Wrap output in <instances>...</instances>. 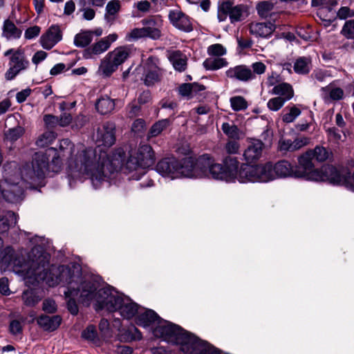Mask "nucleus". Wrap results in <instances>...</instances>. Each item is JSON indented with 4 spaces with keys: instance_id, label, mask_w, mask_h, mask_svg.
Instances as JSON below:
<instances>
[{
    "instance_id": "56",
    "label": "nucleus",
    "mask_w": 354,
    "mask_h": 354,
    "mask_svg": "<svg viewBox=\"0 0 354 354\" xmlns=\"http://www.w3.org/2000/svg\"><path fill=\"white\" fill-rule=\"evenodd\" d=\"M207 53L209 55L220 57L221 56L226 54V49L223 47L222 44H215L210 45L207 48Z\"/></svg>"
},
{
    "instance_id": "6",
    "label": "nucleus",
    "mask_w": 354,
    "mask_h": 354,
    "mask_svg": "<svg viewBox=\"0 0 354 354\" xmlns=\"http://www.w3.org/2000/svg\"><path fill=\"white\" fill-rule=\"evenodd\" d=\"M186 332L179 326L168 322L163 323L159 322L158 325L153 330L155 336L163 338L166 341L174 340L180 344Z\"/></svg>"
},
{
    "instance_id": "9",
    "label": "nucleus",
    "mask_w": 354,
    "mask_h": 354,
    "mask_svg": "<svg viewBox=\"0 0 354 354\" xmlns=\"http://www.w3.org/2000/svg\"><path fill=\"white\" fill-rule=\"evenodd\" d=\"M96 143L100 146L110 147L115 142V124L112 122H106L97 129Z\"/></svg>"
},
{
    "instance_id": "57",
    "label": "nucleus",
    "mask_w": 354,
    "mask_h": 354,
    "mask_svg": "<svg viewBox=\"0 0 354 354\" xmlns=\"http://www.w3.org/2000/svg\"><path fill=\"white\" fill-rule=\"evenodd\" d=\"M44 122L45 124V127L48 129H53L57 126L59 125V120L58 117L51 115V114H46L44 116Z\"/></svg>"
},
{
    "instance_id": "30",
    "label": "nucleus",
    "mask_w": 354,
    "mask_h": 354,
    "mask_svg": "<svg viewBox=\"0 0 354 354\" xmlns=\"http://www.w3.org/2000/svg\"><path fill=\"white\" fill-rule=\"evenodd\" d=\"M271 93L278 97H282L285 100H290L294 95L292 86L286 82H281L275 85L271 91Z\"/></svg>"
},
{
    "instance_id": "36",
    "label": "nucleus",
    "mask_w": 354,
    "mask_h": 354,
    "mask_svg": "<svg viewBox=\"0 0 354 354\" xmlns=\"http://www.w3.org/2000/svg\"><path fill=\"white\" fill-rule=\"evenodd\" d=\"M274 3L272 0L262 1L257 4L256 9L258 15L262 19L272 17Z\"/></svg>"
},
{
    "instance_id": "40",
    "label": "nucleus",
    "mask_w": 354,
    "mask_h": 354,
    "mask_svg": "<svg viewBox=\"0 0 354 354\" xmlns=\"http://www.w3.org/2000/svg\"><path fill=\"white\" fill-rule=\"evenodd\" d=\"M321 91L323 94H328L330 100L333 101H339L344 98V93L342 88L339 87H334L333 83L329 84L326 86L322 87Z\"/></svg>"
},
{
    "instance_id": "24",
    "label": "nucleus",
    "mask_w": 354,
    "mask_h": 354,
    "mask_svg": "<svg viewBox=\"0 0 354 354\" xmlns=\"http://www.w3.org/2000/svg\"><path fill=\"white\" fill-rule=\"evenodd\" d=\"M168 59L176 71L181 73L186 70L187 59L181 51L173 50L169 52Z\"/></svg>"
},
{
    "instance_id": "55",
    "label": "nucleus",
    "mask_w": 354,
    "mask_h": 354,
    "mask_svg": "<svg viewBox=\"0 0 354 354\" xmlns=\"http://www.w3.org/2000/svg\"><path fill=\"white\" fill-rule=\"evenodd\" d=\"M285 100L282 97H276L268 100L267 106L268 109L273 111H279L285 104Z\"/></svg>"
},
{
    "instance_id": "38",
    "label": "nucleus",
    "mask_w": 354,
    "mask_h": 354,
    "mask_svg": "<svg viewBox=\"0 0 354 354\" xmlns=\"http://www.w3.org/2000/svg\"><path fill=\"white\" fill-rule=\"evenodd\" d=\"M171 124V120L168 118L162 119L156 122L150 128L147 139L159 136L164 130H165Z\"/></svg>"
},
{
    "instance_id": "45",
    "label": "nucleus",
    "mask_w": 354,
    "mask_h": 354,
    "mask_svg": "<svg viewBox=\"0 0 354 354\" xmlns=\"http://www.w3.org/2000/svg\"><path fill=\"white\" fill-rule=\"evenodd\" d=\"M223 132L229 138L232 139L239 138V129L234 124L228 122H223L221 126Z\"/></svg>"
},
{
    "instance_id": "47",
    "label": "nucleus",
    "mask_w": 354,
    "mask_h": 354,
    "mask_svg": "<svg viewBox=\"0 0 354 354\" xmlns=\"http://www.w3.org/2000/svg\"><path fill=\"white\" fill-rule=\"evenodd\" d=\"M337 4V0H312L313 7H319L320 9H326L330 12Z\"/></svg>"
},
{
    "instance_id": "64",
    "label": "nucleus",
    "mask_w": 354,
    "mask_h": 354,
    "mask_svg": "<svg viewBox=\"0 0 354 354\" xmlns=\"http://www.w3.org/2000/svg\"><path fill=\"white\" fill-rule=\"evenodd\" d=\"M209 171L212 177H218L220 174L224 172L225 169L221 164L214 163L209 165Z\"/></svg>"
},
{
    "instance_id": "61",
    "label": "nucleus",
    "mask_w": 354,
    "mask_h": 354,
    "mask_svg": "<svg viewBox=\"0 0 354 354\" xmlns=\"http://www.w3.org/2000/svg\"><path fill=\"white\" fill-rule=\"evenodd\" d=\"M337 16L340 19H346L348 17H354V9H350L348 7H341L337 12Z\"/></svg>"
},
{
    "instance_id": "32",
    "label": "nucleus",
    "mask_w": 354,
    "mask_h": 354,
    "mask_svg": "<svg viewBox=\"0 0 354 354\" xmlns=\"http://www.w3.org/2000/svg\"><path fill=\"white\" fill-rule=\"evenodd\" d=\"M307 156H312L319 162H324L333 156L331 151L324 146L317 145L307 151Z\"/></svg>"
},
{
    "instance_id": "8",
    "label": "nucleus",
    "mask_w": 354,
    "mask_h": 354,
    "mask_svg": "<svg viewBox=\"0 0 354 354\" xmlns=\"http://www.w3.org/2000/svg\"><path fill=\"white\" fill-rule=\"evenodd\" d=\"M118 37L116 33H112L102 38L83 50V58L86 59H95L97 56L106 52L110 48L111 44L118 39Z\"/></svg>"
},
{
    "instance_id": "60",
    "label": "nucleus",
    "mask_w": 354,
    "mask_h": 354,
    "mask_svg": "<svg viewBox=\"0 0 354 354\" xmlns=\"http://www.w3.org/2000/svg\"><path fill=\"white\" fill-rule=\"evenodd\" d=\"M142 37H147L143 27L141 28H133L127 35V39L129 41L137 40Z\"/></svg>"
},
{
    "instance_id": "63",
    "label": "nucleus",
    "mask_w": 354,
    "mask_h": 354,
    "mask_svg": "<svg viewBox=\"0 0 354 354\" xmlns=\"http://www.w3.org/2000/svg\"><path fill=\"white\" fill-rule=\"evenodd\" d=\"M178 93L181 96L187 97H192V84L191 83H184L182 84L178 87Z\"/></svg>"
},
{
    "instance_id": "20",
    "label": "nucleus",
    "mask_w": 354,
    "mask_h": 354,
    "mask_svg": "<svg viewBox=\"0 0 354 354\" xmlns=\"http://www.w3.org/2000/svg\"><path fill=\"white\" fill-rule=\"evenodd\" d=\"M138 305L133 302L129 297L121 295V301H119L118 310L124 319H131L138 311Z\"/></svg>"
},
{
    "instance_id": "33",
    "label": "nucleus",
    "mask_w": 354,
    "mask_h": 354,
    "mask_svg": "<svg viewBox=\"0 0 354 354\" xmlns=\"http://www.w3.org/2000/svg\"><path fill=\"white\" fill-rule=\"evenodd\" d=\"M22 31L9 19H6L3 26V35L7 39H17L21 36Z\"/></svg>"
},
{
    "instance_id": "15",
    "label": "nucleus",
    "mask_w": 354,
    "mask_h": 354,
    "mask_svg": "<svg viewBox=\"0 0 354 354\" xmlns=\"http://www.w3.org/2000/svg\"><path fill=\"white\" fill-rule=\"evenodd\" d=\"M169 19L176 28L186 32L193 30L192 24L188 16L179 10H170Z\"/></svg>"
},
{
    "instance_id": "14",
    "label": "nucleus",
    "mask_w": 354,
    "mask_h": 354,
    "mask_svg": "<svg viewBox=\"0 0 354 354\" xmlns=\"http://www.w3.org/2000/svg\"><path fill=\"white\" fill-rule=\"evenodd\" d=\"M62 39V33L58 25H52L40 38L42 47L50 50Z\"/></svg>"
},
{
    "instance_id": "51",
    "label": "nucleus",
    "mask_w": 354,
    "mask_h": 354,
    "mask_svg": "<svg viewBox=\"0 0 354 354\" xmlns=\"http://www.w3.org/2000/svg\"><path fill=\"white\" fill-rule=\"evenodd\" d=\"M22 299L24 304L28 306H34L39 301V299L36 296L35 292L28 290L23 292Z\"/></svg>"
},
{
    "instance_id": "21",
    "label": "nucleus",
    "mask_w": 354,
    "mask_h": 354,
    "mask_svg": "<svg viewBox=\"0 0 354 354\" xmlns=\"http://www.w3.org/2000/svg\"><path fill=\"white\" fill-rule=\"evenodd\" d=\"M229 18L231 24L244 21L249 15L248 6L245 4L233 5L230 0Z\"/></svg>"
},
{
    "instance_id": "39",
    "label": "nucleus",
    "mask_w": 354,
    "mask_h": 354,
    "mask_svg": "<svg viewBox=\"0 0 354 354\" xmlns=\"http://www.w3.org/2000/svg\"><path fill=\"white\" fill-rule=\"evenodd\" d=\"M311 59L310 57H300L297 58L294 64V71L300 75L308 74L310 71Z\"/></svg>"
},
{
    "instance_id": "52",
    "label": "nucleus",
    "mask_w": 354,
    "mask_h": 354,
    "mask_svg": "<svg viewBox=\"0 0 354 354\" xmlns=\"http://www.w3.org/2000/svg\"><path fill=\"white\" fill-rule=\"evenodd\" d=\"M342 35L348 39H354V19L348 20L341 30Z\"/></svg>"
},
{
    "instance_id": "43",
    "label": "nucleus",
    "mask_w": 354,
    "mask_h": 354,
    "mask_svg": "<svg viewBox=\"0 0 354 354\" xmlns=\"http://www.w3.org/2000/svg\"><path fill=\"white\" fill-rule=\"evenodd\" d=\"M56 137V133L49 130L41 134L37 139L35 144L39 147H46L53 143Z\"/></svg>"
},
{
    "instance_id": "35",
    "label": "nucleus",
    "mask_w": 354,
    "mask_h": 354,
    "mask_svg": "<svg viewBox=\"0 0 354 354\" xmlns=\"http://www.w3.org/2000/svg\"><path fill=\"white\" fill-rule=\"evenodd\" d=\"M118 68V66L109 57V55H106L101 61L98 71L102 75L107 77H110Z\"/></svg>"
},
{
    "instance_id": "19",
    "label": "nucleus",
    "mask_w": 354,
    "mask_h": 354,
    "mask_svg": "<svg viewBox=\"0 0 354 354\" xmlns=\"http://www.w3.org/2000/svg\"><path fill=\"white\" fill-rule=\"evenodd\" d=\"M48 158L43 152L35 153L32 160V168L35 177H45V171L48 167Z\"/></svg>"
},
{
    "instance_id": "13",
    "label": "nucleus",
    "mask_w": 354,
    "mask_h": 354,
    "mask_svg": "<svg viewBox=\"0 0 354 354\" xmlns=\"http://www.w3.org/2000/svg\"><path fill=\"white\" fill-rule=\"evenodd\" d=\"M147 37L157 40L161 37L162 21L158 16H151L141 20Z\"/></svg>"
},
{
    "instance_id": "17",
    "label": "nucleus",
    "mask_w": 354,
    "mask_h": 354,
    "mask_svg": "<svg viewBox=\"0 0 354 354\" xmlns=\"http://www.w3.org/2000/svg\"><path fill=\"white\" fill-rule=\"evenodd\" d=\"M263 147L264 143L261 140L252 139L243 153L247 162L251 164L259 160L261 156Z\"/></svg>"
},
{
    "instance_id": "37",
    "label": "nucleus",
    "mask_w": 354,
    "mask_h": 354,
    "mask_svg": "<svg viewBox=\"0 0 354 354\" xmlns=\"http://www.w3.org/2000/svg\"><path fill=\"white\" fill-rule=\"evenodd\" d=\"M228 62L226 59L222 57H209L204 60L203 67L208 71H216L227 66Z\"/></svg>"
},
{
    "instance_id": "18",
    "label": "nucleus",
    "mask_w": 354,
    "mask_h": 354,
    "mask_svg": "<svg viewBox=\"0 0 354 354\" xmlns=\"http://www.w3.org/2000/svg\"><path fill=\"white\" fill-rule=\"evenodd\" d=\"M275 25L272 22L251 23L249 26L250 33L256 37H269L275 30Z\"/></svg>"
},
{
    "instance_id": "31",
    "label": "nucleus",
    "mask_w": 354,
    "mask_h": 354,
    "mask_svg": "<svg viewBox=\"0 0 354 354\" xmlns=\"http://www.w3.org/2000/svg\"><path fill=\"white\" fill-rule=\"evenodd\" d=\"M130 50L127 46H120L109 52L107 55L119 66L129 57Z\"/></svg>"
},
{
    "instance_id": "10",
    "label": "nucleus",
    "mask_w": 354,
    "mask_h": 354,
    "mask_svg": "<svg viewBox=\"0 0 354 354\" xmlns=\"http://www.w3.org/2000/svg\"><path fill=\"white\" fill-rule=\"evenodd\" d=\"M180 344L182 350L188 354H202L208 343L186 332Z\"/></svg>"
},
{
    "instance_id": "42",
    "label": "nucleus",
    "mask_w": 354,
    "mask_h": 354,
    "mask_svg": "<svg viewBox=\"0 0 354 354\" xmlns=\"http://www.w3.org/2000/svg\"><path fill=\"white\" fill-rule=\"evenodd\" d=\"M92 33L90 30L81 31L74 38V44L77 47H87L92 41Z\"/></svg>"
},
{
    "instance_id": "44",
    "label": "nucleus",
    "mask_w": 354,
    "mask_h": 354,
    "mask_svg": "<svg viewBox=\"0 0 354 354\" xmlns=\"http://www.w3.org/2000/svg\"><path fill=\"white\" fill-rule=\"evenodd\" d=\"M230 103L232 109L234 111L245 110L248 106L246 100L240 95L230 97Z\"/></svg>"
},
{
    "instance_id": "50",
    "label": "nucleus",
    "mask_w": 354,
    "mask_h": 354,
    "mask_svg": "<svg viewBox=\"0 0 354 354\" xmlns=\"http://www.w3.org/2000/svg\"><path fill=\"white\" fill-rule=\"evenodd\" d=\"M24 133V129L20 126L15 128L9 129L6 133L5 136L7 140L15 142Z\"/></svg>"
},
{
    "instance_id": "53",
    "label": "nucleus",
    "mask_w": 354,
    "mask_h": 354,
    "mask_svg": "<svg viewBox=\"0 0 354 354\" xmlns=\"http://www.w3.org/2000/svg\"><path fill=\"white\" fill-rule=\"evenodd\" d=\"M300 114L301 110L295 106H292L288 112L283 113L282 120L286 123L292 122Z\"/></svg>"
},
{
    "instance_id": "22",
    "label": "nucleus",
    "mask_w": 354,
    "mask_h": 354,
    "mask_svg": "<svg viewBox=\"0 0 354 354\" xmlns=\"http://www.w3.org/2000/svg\"><path fill=\"white\" fill-rule=\"evenodd\" d=\"M178 160L174 157L165 158L156 166V171L161 176L177 173Z\"/></svg>"
},
{
    "instance_id": "4",
    "label": "nucleus",
    "mask_w": 354,
    "mask_h": 354,
    "mask_svg": "<svg viewBox=\"0 0 354 354\" xmlns=\"http://www.w3.org/2000/svg\"><path fill=\"white\" fill-rule=\"evenodd\" d=\"M3 55L9 57V68L5 73V78L8 81L14 80L17 75L29 66V61L26 58L24 51L19 48H10L3 53Z\"/></svg>"
},
{
    "instance_id": "49",
    "label": "nucleus",
    "mask_w": 354,
    "mask_h": 354,
    "mask_svg": "<svg viewBox=\"0 0 354 354\" xmlns=\"http://www.w3.org/2000/svg\"><path fill=\"white\" fill-rule=\"evenodd\" d=\"M230 0H223L218 4V19L219 21H223L229 17Z\"/></svg>"
},
{
    "instance_id": "7",
    "label": "nucleus",
    "mask_w": 354,
    "mask_h": 354,
    "mask_svg": "<svg viewBox=\"0 0 354 354\" xmlns=\"http://www.w3.org/2000/svg\"><path fill=\"white\" fill-rule=\"evenodd\" d=\"M70 275L68 281V290L64 293L66 297L68 298L67 301V308L68 311L73 315L78 313L79 308L77 304L73 297L81 295L82 283L84 281L80 274H71V270H68Z\"/></svg>"
},
{
    "instance_id": "46",
    "label": "nucleus",
    "mask_w": 354,
    "mask_h": 354,
    "mask_svg": "<svg viewBox=\"0 0 354 354\" xmlns=\"http://www.w3.org/2000/svg\"><path fill=\"white\" fill-rule=\"evenodd\" d=\"M26 261L22 256L13 253V257L10 261V267H12L16 272H23L25 270Z\"/></svg>"
},
{
    "instance_id": "23",
    "label": "nucleus",
    "mask_w": 354,
    "mask_h": 354,
    "mask_svg": "<svg viewBox=\"0 0 354 354\" xmlns=\"http://www.w3.org/2000/svg\"><path fill=\"white\" fill-rule=\"evenodd\" d=\"M141 160L143 168L149 167L153 165L155 161L154 151L149 145H141L138 151L134 153Z\"/></svg>"
},
{
    "instance_id": "59",
    "label": "nucleus",
    "mask_w": 354,
    "mask_h": 354,
    "mask_svg": "<svg viewBox=\"0 0 354 354\" xmlns=\"http://www.w3.org/2000/svg\"><path fill=\"white\" fill-rule=\"evenodd\" d=\"M326 132L328 138L335 142H339L342 140V132L335 127L326 129Z\"/></svg>"
},
{
    "instance_id": "28",
    "label": "nucleus",
    "mask_w": 354,
    "mask_h": 354,
    "mask_svg": "<svg viewBox=\"0 0 354 354\" xmlns=\"http://www.w3.org/2000/svg\"><path fill=\"white\" fill-rule=\"evenodd\" d=\"M315 182H322L333 186H344L354 192V178H306Z\"/></svg>"
},
{
    "instance_id": "29",
    "label": "nucleus",
    "mask_w": 354,
    "mask_h": 354,
    "mask_svg": "<svg viewBox=\"0 0 354 354\" xmlns=\"http://www.w3.org/2000/svg\"><path fill=\"white\" fill-rule=\"evenodd\" d=\"M120 2L119 0H111L108 2L105 8L104 20L109 26L112 25L117 15L120 10Z\"/></svg>"
},
{
    "instance_id": "62",
    "label": "nucleus",
    "mask_w": 354,
    "mask_h": 354,
    "mask_svg": "<svg viewBox=\"0 0 354 354\" xmlns=\"http://www.w3.org/2000/svg\"><path fill=\"white\" fill-rule=\"evenodd\" d=\"M9 330L12 335H17L22 332V325L19 320H12L9 325Z\"/></svg>"
},
{
    "instance_id": "16",
    "label": "nucleus",
    "mask_w": 354,
    "mask_h": 354,
    "mask_svg": "<svg viewBox=\"0 0 354 354\" xmlns=\"http://www.w3.org/2000/svg\"><path fill=\"white\" fill-rule=\"evenodd\" d=\"M225 74L228 78L235 79L241 82H248L256 77L252 70L245 65L231 67L226 71Z\"/></svg>"
},
{
    "instance_id": "27",
    "label": "nucleus",
    "mask_w": 354,
    "mask_h": 354,
    "mask_svg": "<svg viewBox=\"0 0 354 354\" xmlns=\"http://www.w3.org/2000/svg\"><path fill=\"white\" fill-rule=\"evenodd\" d=\"M160 319V318L158 314L149 309L145 310V312L138 316L136 323L138 325L146 328L151 326L156 322L158 324Z\"/></svg>"
},
{
    "instance_id": "48",
    "label": "nucleus",
    "mask_w": 354,
    "mask_h": 354,
    "mask_svg": "<svg viewBox=\"0 0 354 354\" xmlns=\"http://www.w3.org/2000/svg\"><path fill=\"white\" fill-rule=\"evenodd\" d=\"M142 167L141 160L135 153H130L125 163V168L129 171L136 170L138 168Z\"/></svg>"
},
{
    "instance_id": "58",
    "label": "nucleus",
    "mask_w": 354,
    "mask_h": 354,
    "mask_svg": "<svg viewBox=\"0 0 354 354\" xmlns=\"http://www.w3.org/2000/svg\"><path fill=\"white\" fill-rule=\"evenodd\" d=\"M313 159L312 156H307L306 151L299 157V162L305 169L311 170L314 167V165L312 162Z\"/></svg>"
},
{
    "instance_id": "3",
    "label": "nucleus",
    "mask_w": 354,
    "mask_h": 354,
    "mask_svg": "<svg viewBox=\"0 0 354 354\" xmlns=\"http://www.w3.org/2000/svg\"><path fill=\"white\" fill-rule=\"evenodd\" d=\"M36 189L26 178H3L0 180V194L6 201L20 203L25 198V190Z\"/></svg>"
},
{
    "instance_id": "2",
    "label": "nucleus",
    "mask_w": 354,
    "mask_h": 354,
    "mask_svg": "<svg viewBox=\"0 0 354 354\" xmlns=\"http://www.w3.org/2000/svg\"><path fill=\"white\" fill-rule=\"evenodd\" d=\"M95 155L92 148H84L77 154L74 160V168L80 174L90 175L91 177H106L104 168H108L112 162L109 160L101 164L95 162Z\"/></svg>"
},
{
    "instance_id": "41",
    "label": "nucleus",
    "mask_w": 354,
    "mask_h": 354,
    "mask_svg": "<svg viewBox=\"0 0 354 354\" xmlns=\"http://www.w3.org/2000/svg\"><path fill=\"white\" fill-rule=\"evenodd\" d=\"M14 250L8 246L5 248H0V269L5 270L10 267L12 257H13Z\"/></svg>"
},
{
    "instance_id": "11",
    "label": "nucleus",
    "mask_w": 354,
    "mask_h": 354,
    "mask_svg": "<svg viewBox=\"0 0 354 354\" xmlns=\"http://www.w3.org/2000/svg\"><path fill=\"white\" fill-rule=\"evenodd\" d=\"M32 274L38 280L44 281L49 272V255L46 253L39 254L36 259H32L30 266Z\"/></svg>"
},
{
    "instance_id": "25",
    "label": "nucleus",
    "mask_w": 354,
    "mask_h": 354,
    "mask_svg": "<svg viewBox=\"0 0 354 354\" xmlns=\"http://www.w3.org/2000/svg\"><path fill=\"white\" fill-rule=\"evenodd\" d=\"M177 174L181 177H193L192 173L196 165V160L193 157H185L178 160Z\"/></svg>"
},
{
    "instance_id": "12",
    "label": "nucleus",
    "mask_w": 354,
    "mask_h": 354,
    "mask_svg": "<svg viewBox=\"0 0 354 354\" xmlns=\"http://www.w3.org/2000/svg\"><path fill=\"white\" fill-rule=\"evenodd\" d=\"M163 71L155 62L154 59L149 57L145 66L144 84L147 86L154 85L161 80Z\"/></svg>"
},
{
    "instance_id": "34",
    "label": "nucleus",
    "mask_w": 354,
    "mask_h": 354,
    "mask_svg": "<svg viewBox=\"0 0 354 354\" xmlns=\"http://www.w3.org/2000/svg\"><path fill=\"white\" fill-rule=\"evenodd\" d=\"M115 108V102L107 95L102 96L95 103V109L102 115L111 113Z\"/></svg>"
},
{
    "instance_id": "1",
    "label": "nucleus",
    "mask_w": 354,
    "mask_h": 354,
    "mask_svg": "<svg viewBox=\"0 0 354 354\" xmlns=\"http://www.w3.org/2000/svg\"><path fill=\"white\" fill-rule=\"evenodd\" d=\"M82 302L88 304L95 301L96 310L105 309L109 312L118 310L121 295L110 288L97 290V284L92 280H84L80 295Z\"/></svg>"
},
{
    "instance_id": "54",
    "label": "nucleus",
    "mask_w": 354,
    "mask_h": 354,
    "mask_svg": "<svg viewBox=\"0 0 354 354\" xmlns=\"http://www.w3.org/2000/svg\"><path fill=\"white\" fill-rule=\"evenodd\" d=\"M82 337L88 341L95 342L97 339V333L95 326H88L82 333Z\"/></svg>"
},
{
    "instance_id": "5",
    "label": "nucleus",
    "mask_w": 354,
    "mask_h": 354,
    "mask_svg": "<svg viewBox=\"0 0 354 354\" xmlns=\"http://www.w3.org/2000/svg\"><path fill=\"white\" fill-rule=\"evenodd\" d=\"M257 172L264 177H273L274 171L277 177H292V166L287 160H280L274 165L271 162L265 164L258 165L256 168Z\"/></svg>"
},
{
    "instance_id": "26",
    "label": "nucleus",
    "mask_w": 354,
    "mask_h": 354,
    "mask_svg": "<svg viewBox=\"0 0 354 354\" xmlns=\"http://www.w3.org/2000/svg\"><path fill=\"white\" fill-rule=\"evenodd\" d=\"M62 318L59 315L52 317L48 315H41L37 319V324L44 330L53 331L55 330L60 325Z\"/></svg>"
}]
</instances>
